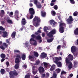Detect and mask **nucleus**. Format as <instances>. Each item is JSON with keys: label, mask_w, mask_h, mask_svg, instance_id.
Returning a JSON list of instances; mask_svg holds the SVG:
<instances>
[{"label": "nucleus", "mask_w": 78, "mask_h": 78, "mask_svg": "<svg viewBox=\"0 0 78 78\" xmlns=\"http://www.w3.org/2000/svg\"><path fill=\"white\" fill-rule=\"evenodd\" d=\"M56 33V30L55 29H54L52 30L51 31L49 32L47 34L48 36L50 38H51L50 39H48L47 40V41L49 43L50 42H51L54 39V38H52L53 37V35L55 34Z\"/></svg>", "instance_id": "1"}, {"label": "nucleus", "mask_w": 78, "mask_h": 78, "mask_svg": "<svg viewBox=\"0 0 78 78\" xmlns=\"http://www.w3.org/2000/svg\"><path fill=\"white\" fill-rule=\"evenodd\" d=\"M62 59L61 57H55L53 58V62L56 64L58 67H62V63L61 62H59Z\"/></svg>", "instance_id": "2"}, {"label": "nucleus", "mask_w": 78, "mask_h": 78, "mask_svg": "<svg viewBox=\"0 0 78 78\" xmlns=\"http://www.w3.org/2000/svg\"><path fill=\"white\" fill-rule=\"evenodd\" d=\"M41 20L40 18L35 16L33 20V23L35 27H37L40 25L39 23H41Z\"/></svg>", "instance_id": "3"}, {"label": "nucleus", "mask_w": 78, "mask_h": 78, "mask_svg": "<svg viewBox=\"0 0 78 78\" xmlns=\"http://www.w3.org/2000/svg\"><path fill=\"white\" fill-rule=\"evenodd\" d=\"M9 74L10 78H14L16 77L15 76H18V74L17 71L15 69L13 71H10L9 73Z\"/></svg>", "instance_id": "4"}, {"label": "nucleus", "mask_w": 78, "mask_h": 78, "mask_svg": "<svg viewBox=\"0 0 78 78\" xmlns=\"http://www.w3.org/2000/svg\"><path fill=\"white\" fill-rule=\"evenodd\" d=\"M66 24L64 23H61L59 25V31L60 33H63L64 32V27L66 26Z\"/></svg>", "instance_id": "5"}, {"label": "nucleus", "mask_w": 78, "mask_h": 78, "mask_svg": "<svg viewBox=\"0 0 78 78\" xmlns=\"http://www.w3.org/2000/svg\"><path fill=\"white\" fill-rule=\"evenodd\" d=\"M68 58H66V64H70V60L73 61V56L70 54H69L68 55Z\"/></svg>", "instance_id": "6"}, {"label": "nucleus", "mask_w": 78, "mask_h": 78, "mask_svg": "<svg viewBox=\"0 0 78 78\" xmlns=\"http://www.w3.org/2000/svg\"><path fill=\"white\" fill-rule=\"evenodd\" d=\"M20 59L18 58H16L15 59V63H16L15 66V68L16 69H18L20 66Z\"/></svg>", "instance_id": "7"}, {"label": "nucleus", "mask_w": 78, "mask_h": 78, "mask_svg": "<svg viewBox=\"0 0 78 78\" xmlns=\"http://www.w3.org/2000/svg\"><path fill=\"white\" fill-rule=\"evenodd\" d=\"M73 21V19L72 16H69V18L66 20L68 24H71Z\"/></svg>", "instance_id": "8"}, {"label": "nucleus", "mask_w": 78, "mask_h": 78, "mask_svg": "<svg viewBox=\"0 0 78 78\" xmlns=\"http://www.w3.org/2000/svg\"><path fill=\"white\" fill-rule=\"evenodd\" d=\"M38 70L40 73H43L45 71L44 68L42 66H40L38 68Z\"/></svg>", "instance_id": "9"}, {"label": "nucleus", "mask_w": 78, "mask_h": 78, "mask_svg": "<svg viewBox=\"0 0 78 78\" xmlns=\"http://www.w3.org/2000/svg\"><path fill=\"white\" fill-rule=\"evenodd\" d=\"M29 12L30 14L34 15L35 14L34 10L33 8H30L29 9Z\"/></svg>", "instance_id": "10"}, {"label": "nucleus", "mask_w": 78, "mask_h": 78, "mask_svg": "<svg viewBox=\"0 0 78 78\" xmlns=\"http://www.w3.org/2000/svg\"><path fill=\"white\" fill-rule=\"evenodd\" d=\"M76 47L75 46H73L71 48V52L72 53H74L76 51Z\"/></svg>", "instance_id": "11"}, {"label": "nucleus", "mask_w": 78, "mask_h": 78, "mask_svg": "<svg viewBox=\"0 0 78 78\" xmlns=\"http://www.w3.org/2000/svg\"><path fill=\"white\" fill-rule=\"evenodd\" d=\"M2 37H6L7 36H8V32L6 31H2Z\"/></svg>", "instance_id": "12"}, {"label": "nucleus", "mask_w": 78, "mask_h": 78, "mask_svg": "<svg viewBox=\"0 0 78 78\" xmlns=\"http://www.w3.org/2000/svg\"><path fill=\"white\" fill-rule=\"evenodd\" d=\"M34 55H30L29 56V59L31 61H34Z\"/></svg>", "instance_id": "13"}, {"label": "nucleus", "mask_w": 78, "mask_h": 78, "mask_svg": "<svg viewBox=\"0 0 78 78\" xmlns=\"http://www.w3.org/2000/svg\"><path fill=\"white\" fill-rule=\"evenodd\" d=\"M22 25H25L26 24V20L25 18H23L21 21Z\"/></svg>", "instance_id": "14"}, {"label": "nucleus", "mask_w": 78, "mask_h": 78, "mask_svg": "<svg viewBox=\"0 0 78 78\" xmlns=\"http://www.w3.org/2000/svg\"><path fill=\"white\" fill-rule=\"evenodd\" d=\"M41 16L43 17H45L46 16V12L41 11Z\"/></svg>", "instance_id": "15"}, {"label": "nucleus", "mask_w": 78, "mask_h": 78, "mask_svg": "<svg viewBox=\"0 0 78 78\" xmlns=\"http://www.w3.org/2000/svg\"><path fill=\"white\" fill-rule=\"evenodd\" d=\"M56 67V66L55 65H53L51 66V68L50 69V71H53Z\"/></svg>", "instance_id": "16"}, {"label": "nucleus", "mask_w": 78, "mask_h": 78, "mask_svg": "<svg viewBox=\"0 0 78 78\" xmlns=\"http://www.w3.org/2000/svg\"><path fill=\"white\" fill-rule=\"evenodd\" d=\"M57 0H52L51 1V2L50 4L51 6H54L55 5V2H56V1Z\"/></svg>", "instance_id": "17"}, {"label": "nucleus", "mask_w": 78, "mask_h": 78, "mask_svg": "<svg viewBox=\"0 0 78 78\" xmlns=\"http://www.w3.org/2000/svg\"><path fill=\"white\" fill-rule=\"evenodd\" d=\"M16 31L13 32L11 35V37L12 38H14L16 37Z\"/></svg>", "instance_id": "18"}, {"label": "nucleus", "mask_w": 78, "mask_h": 78, "mask_svg": "<svg viewBox=\"0 0 78 78\" xmlns=\"http://www.w3.org/2000/svg\"><path fill=\"white\" fill-rule=\"evenodd\" d=\"M61 69L59 68L57 69H55V73H56L57 74H58V73L61 72Z\"/></svg>", "instance_id": "19"}, {"label": "nucleus", "mask_w": 78, "mask_h": 78, "mask_svg": "<svg viewBox=\"0 0 78 78\" xmlns=\"http://www.w3.org/2000/svg\"><path fill=\"white\" fill-rule=\"evenodd\" d=\"M75 35H78V27L76 28L74 31Z\"/></svg>", "instance_id": "20"}, {"label": "nucleus", "mask_w": 78, "mask_h": 78, "mask_svg": "<svg viewBox=\"0 0 78 78\" xmlns=\"http://www.w3.org/2000/svg\"><path fill=\"white\" fill-rule=\"evenodd\" d=\"M36 7L37 8L40 9V8H41V7H42V5H41L40 3H39L37 4Z\"/></svg>", "instance_id": "21"}, {"label": "nucleus", "mask_w": 78, "mask_h": 78, "mask_svg": "<svg viewBox=\"0 0 78 78\" xmlns=\"http://www.w3.org/2000/svg\"><path fill=\"white\" fill-rule=\"evenodd\" d=\"M34 56H36V57H38V56H39V54H38L37 52L34 51Z\"/></svg>", "instance_id": "22"}, {"label": "nucleus", "mask_w": 78, "mask_h": 78, "mask_svg": "<svg viewBox=\"0 0 78 78\" xmlns=\"http://www.w3.org/2000/svg\"><path fill=\"white\" fill-rule=\"evenodd\" d=\"M21 58L22 60H25L26 59V55H25V54H23Z\"/></svg>", "instance_id": "23"}, {"label": "nucleus", "mask_w": 78, "mask_h": 78, "mask_svg": "<svg viewBox=\"0 0 78 78\" xmlns=\"http://www.w3.org/2000/svg\"><path fill=\"white\" fill-rule=\"evenodd\" d=\"M42 38L41 37V36L39 35L36 36V39H37V40H41Z\"/></svg>", "instance_id": "24"}, {"label": "nucleus", "mask_w": 78, "mask_h": 78, "mask_svg": "<svg viewBox=\"0 0 78 78\" xmlns=\"http://www.w3.org/2000/svg\"><path fill=\"white\" fill-rule=\"evenodd\" d=\"M0 56L1 58H5L6 57V55L5 54L2 53L1 54Z\"/></svg>", "instance_id": "25"}, {"label": "nucleus", "mask_w": 78, "mask_h": 78, "mask_svg": "<svg viewBox=\"0 0 78 78\" xmlns=\"http://www.w3.org/2000/svg\"><path fill=\"white\" fill-rule=\"evenodd\" d=\"M5 70L4 69H2L1 70V73L2 74H5Z\"/></svg>", "instance_id": "26"}, {"label": "nucleus", "mask_w": 78, "mask_h": 78, "mask_svg": "<svg viewBox=\"0 0 78 78\" xmlns=\"http://www.w3.org/2000/svg\"><path fill=\"white\" fill-rule=\"evenodd\" d=\"M44 67H45V68H47V67H48V66H49V65H48L47 63H45V62L44 63Z\"/></svg>", "instance_id": "27"}, {"label": "nucleus", "mask_w": 78, "mask_h": 78, "mask_svg": "<svg viewBox=\"0 0 78 78\" xmlns=\"http://www.w3.org/2000/svg\"><path fill=\"white\" fill-rule=\"evenodd\" d=\"M47 54H45L44 55H41V56L42 58L44 59V58H45L47 57Z\"/></svg>", "instance_id": "28"}, {"label": "nucleus", "mask_w": 78, "mask_h": 78, "mask_svg": "<svg viewBox=\"0 0 78 78\" xmlns=\"http://www.w3.org/2000/svg\"><path fill=\"white\" fill-rule=\"evenodd\" d=\"M33 71L32 72L34 74L36 75L37 73V71H34L35 70H36V69L34 68H33Z\"/></svg>", "instance_id": "29"}, {"label": "nucleus", "mask_w": 78, "mask_h": 78, "mask_svg": "<svg viewBox=\"0 0 78 78\" xmlns=\"http://www.w3.org/2000/svg\"><path fill=\"white\" fill-rule=\"evenodd\" d=\"M53 77L54 78H56V76H57V73H56L54 72L53 73Z\"/></svg>", "instance_id": "30"}, {"label": "nucleus", "mask_w": 78, "mask_h": 78, "mask_svg": "<svg viewBox=\"0 0 78 78\" xmlns=\"http://www.w3.org/2000/svg\"><path fill=\"white\" fill-rule=\"evenodd\" d=\"M7 23H10V24H12L13 23V22L12 21V20H8L7 21Z\"/></svg>", "instance_id": "31"}, {"label": "nucleus", "mask_w": 78, "mask_h": 78, "mask_svg": "<svg viewBox=\"0 0 78 78\" xmlns=\"http://www.w3.org/2000/svg\"><path fill=\"white\" fill-rule=\"evenodd\" d=\"M4 20H6L7 22L8 21V20H9V16H7V17H5L4 18Z\"/></svg>", "instance_id": "32"}, {"label": "nucleus", "mask_w": 78, "mask_h": 78, "mask_svg": "<svg viewBox=\"0 0 78 78\" xmlns=\"http://www.w3.org/2000/svg\"><path fill=\"white\" fill-rule=\"evenodd\" d=\"M47 30H48V27H44V31L47 32Z\"/></svg>", "instance_id": "33"}, {"label": "nucleus", "mask_w": 78, "mask_h": 78, "mask_svg": "<svg viewBox=\"0 0 78 78\" xmlns=\"http://www.w3.org/2000/svg\"><path fill=\"white\" fill-rule=\"evenodd\" d=\"M53 8L54 9H55V10H57L58 9V6L56 5H55L54 6Z\"/></svg>", "instance_id": "34"}, {"label": "nucleus", "mask_w": 78, "mask_h": 78, "mask_svg": "<svg viewBox=\"0 0 78 78\" xmlns=\"http://www.w3.org/2000/svg\"><path fill=\"white\" fill-rule=\"evenodd\" d=\"M51 14L53 16H55V15H56V12H55L54 11H52L51 12Z\"/></svg>", "instance_id": "35"}, {"label": "nucleus", "mask_w": 78, "mask_h": 78, "mask_svg": "<svg viewBox=\"0 0 78 78\" xmlns=\"http://www.w3.org/2000/svg\"><path fill=\"white\" fill-rule=\"evenodd\" d=\"M14 51L15 53H18L19 54H20V52L18 50H14Z\"/></svg>", "instance_id": "36"}, {"label": "nucleus", "mask_w": 78, "mask_h": 78, "mask_svg": "<svg viewBox=\"0 0 78 78\" xmlns=\"http://www.w3.org/2000/svg\"><path fill=\"white\" fill-rule=\"evenodd\" d=\"M78 12L76 11L74 12L73 14V15L74 16H76L77 15H78Z\"/></svg>", "instance_id": "37"}, {"label": "nucleus", "mask_w": 78, "mask_h": 78, "mask_svg": "<svg viewBox=\"0 0 78 78\" xmlns=\"http://www.w3.org/2000/svg\"><path fill=\"white\" fill-rule=\"evenodd\" d=\"M16 58H19V59H21V57L20 56V55H19V54H16Z\"/></svg>", "instance_id": "38"}, {"label": "nucleus", "mask_w": 78, "mask_h": 78, "mask_svg": "<svg viewBox=\"0 0 78 78\" xmlns=\"http://www.w3.org/2000/svg\"><path fill=\"white\" fill-rule=\"evenodd\" d=\"M5 29L2 26L0 27V30H1L2 31H5Z\"/></svg>", "instance_id": "39"}, {"label": "nucleus", "mask_w": 78, "mask_h": 78, "mask_svg": "<svg viewBox=\"0 0 78 78\" xmlns=\"http://www.w3.org/2000/svg\"><path fill=\"white\" fill-rule=\"evenodd\" d=\"M31 37L32 38H33V39H36V36L35 35V34H32L31 35Z\"/></svg>", "instance_id": "40"}, {"label": "nucleus", "mask_w": 78, "mask_h": 78, "mask_svg": "<svg viewBox=\"0 0 78 78\" xmlns=\"http://www.w3.org/2000/svg\"><path fill=\"white\" fill-rule=\"evenodd\" d=\"M54 20H50V25H52L53 23L54 22Z\"/></svg>", "instance_id": "41"}, {"label": "nucleus", "mask_w": 78, "mask_h": 78, "mask_svg": "<svg viewBox=\"0 0 78 78\" xmlns=\"http://www.w3.org/2000/svg\"><path fill=\"white\" fill-rule=\"evenodd\" d=\"M49 73H47L46 74L45 76L46 78H48L49 77Z\"/></svg>", "instance_id": "42"}, {"label": "nucleus", "mask_w": 78, "mask_h": 78, "mask_svg": "<svg viewBox=\"0 0 78 78\" xmlns=\"http://www.w3.org/2000/svg\"><path fill=\"white\" fill-rule=\"evenodd\" d=\"M63 74H66V72L63 71H62L61 73V75H63Z\"/></svg>", "instance_id": "43"}, {"label": "nucleus", "mask_w": 78, "mask_h": 78, "mask_svg": "<svg viewBox=\"0 0 78 78\" xmlns=\"http://www.w3.org/2000/svg\"><path fill=\"white\" fill-rule=\"evenodd\" d=\"M3 45L6 48H7V47H8V44H6V43H4Z\"/></svg>", "instance_id": "44"}, {"label": "nucleus", "mask_w": 78, "mask_h": 78, "mask_svg": "<svg viewBox=\"0 0 78 78\" xmlns=\"http://www.w3.org/2000/svg\"><path fill=\"white\" fill-rule=\"evenodd\" d=\"M15 15H19V11L16 10L15 12Z\"/></svg>", "instance_id": "45"}, {"label": "nucleus", "mask_w": 78, "mask_h": 78, "mask_svg": "<svg viewBox=\"0 0 78 78\" xmlns=\"http://www.w3.org/2000/svg\"><path fill=\"white\" fill-rule=\"evenodd\" d=\"M30 76L29 75H26L25 77V78H30Z\"/></svg>", "instance_id": "46"}, {"label": "nucleus", "mask_w": 78, "mask_h": 78, "mask_svg": "<svg viewBox=\"0 0 78 78\" xmlns=\"http://www.w3.org/2000/svg\"><path fill=\"white\" fill-rule=\"evenodd\" d=\"M70 2L72 4H75V1L74 0H70Z\"/></svg>", "instance_id": "47"}, {"label": "nucleus", "mask_w": 78, "mask_h": 78, "mask_svg": "<svg viewBox=\"0 0 78 78\" xmlns=\"http://www.w3.org/2000/svg\"><path fill=\"white\" fill-rule=\"evenodd\" d=\"M35 41V40H34V39L33 38H31L30 40V43L31 42V41Z\"/></svg>", "instance_id": "48"}, {"label": "nucleus", "mask_w": 78, "mask_h": 78, "mask_svg": "<svg viewBox=\"0 0 78 78\" xmlns=\"http://www.w3.org/2000/svg\"><path fill=\"white\" fill-rule=\"evenodd\" d=\"M29 43H28V42H26L25 43V44L26 46V47H28V44Z\"/></svg>", "instance_id": "49"}, {"label": "nucleus", "mask_w": 78, "mask_h": 78, "mask_svg": "<svg viewBox=\"0 0 78 78\" xmlns=\"http://www.w3.org/2000/svg\"><path fill=\"white\" fill-rule=\"evenodd\" d=\"M6 64L7 66V67L9 66V62H6Z\"/></svg>", "instance_id": "50"}, {"label": "nucleus", "mask_w": 78, "mask_h": 78, "mask_svg": "<svg viewBox=\"0 0 78 78\" xmlns=\"http://www.w3.org/2000/svg\"><path fill=\"white\" fill-rule=\"evenodd\" d=\"M58 19L60 20L61 21L60 22V23H62V19L60 17H58Z\"/></svg>", "instance_id": "51"}, {"label": "nucleus", "mask_w": 78, "mask_h": 78, "mask_svg": "<svg viewBox=\"0 0 78 78\" xmlns=\"http://www.w3.org/2000/svg\"><path fill=\"white\" fill-rule=\"evenodd\" d=\"M34 3L35 5H37V0L34 1Z\"/></svg>", "instance_id": "52"}, {"label": "nucleus", "mask_w": 78, "mask_h": 78, "mask_svg": "<svg viewBox=\"0 0 78 78\" xmlns=\"http://www.w3.org/2000/svg\"><path fill=\"white\" fill-rule=\"evenodd\" d=\"M33 15L31 14V16H30V19H33Z\"/></svg>", "instance_id": "53"}, {"label": "nucleus", "mask_w": 78, "mask_h": 78, "mask_svg": "<svg viewBox=\"0 0 78 78\" xmlns=\"http://www.w3.org/2000/svg\"><path fill=\"white\" fill-rule=\"evenodd\" d=\"M40 63V62L37 61L36 62L35 64L36 65H39V64Z\"/></svg>", "instance_id": "54"}, {"label": "nucleus", "mask_w": 78, "mask_h": 78, "mask_svg": "<svg viewBox=\"0 0 78 78\" xmlns=\"http://www.w3.org/2000/svg\"><path fill=\"white\" fill-rule=\"evenodd\" d=\"M15 18L16 19H17V18H19L18 15H15Z\"/></svg>", "instance_id": "55"}, {"label": "nucleus", "mask_w": 78, "mask_h": 78, "mask_svg": "<svg viewBox=\"0 0 78 78\" xmlns=\"http://www.w3.org/2000/svg\"><path fill=\"white\" fill-rule=\"evenodd\" d=\"M9 14L10 16H12V15H13V12H11L10 13H9Z\"/></svg>", "instance_id": "56"}, {"label": "nucleus", "mask_w": 78, "mask_h": 78, "mask_svg": "<svg viewBox=\"0 0 78 78\" xmlns=\"http://www.w3.org/2000/svg\"><path fill=\"white\" fill-rule=\"evenodd\" d=\"M6 71L7 72H9V68H6Z\"/></svg>", "instance_id": "57"}, {"label": "nucleus", "mask_w": 78, "mask_h": 78, "mask_svg": "<svg viewBox=\"0 0 78 78\" xmlns=\"http://www.w3.org/2000/svg\"><path fill=\"white\" fill-rule=\"evenodd\" d=\"M1 13L2 14H3L4 15V13H5V12L4 11V10H1Z\"/></svg>", "instance_id": "58"}, {"label": "nucleus", "mask_w": 78, "mask_h": 78, "mask_svg": "<svg viewBox=\"0 0 78 78\" xmlns=\"http://www.w3.org/2000/svg\"><path fill=\"white\" fill-rule=\"evenodd\" d=\"M74 66H76L77 65V62H74Z\"/></svg>", "instance_id": "59"}, {"label": "nucleus", "mask_w": 78, "mask_h": 78, "mask_svg": "<svg viewBox=\"0 0 78 78\" xmlns=\"http://www.w3.org/2000/svg\"><path fill=\"white\" fill-rule=\"evenodd\" d=\"M45 74H43L41 76L42 77V78H44L45 77Z\"/></svg>", "instance_id": "60"}, {"label": "nucleus", "mask_w": 78, "mask_h": 78, "mask_svg": "<svg viewBox=\"0 0 78 78\" xmlns=\"http://www.w3.org/2000/svg\"><path fill=\"white\" fill-rule=\"evenodd\" d=\"M2 59H1V62H3V61H5V59L4 58H2Z\"/></svg>", "instance_id": "61"}, {"label": "nucleus", "mask_w": 78, "mask_h": 78, "mask_svg": "<svg viewBox=\"0 0 78 78\" xmlns=\"http://www.w3.org/2000/svg\"><path fill=\"white\" fill-rule=\"evenodd\" d=\"M61 48V45H59L58 46L57 48V49L58 50V49H60V48Z\"/></svg>", "instance_id": "62"}, {"label": "nucleus", "mask_w": 78, "mask_h": 78, "mask_svg": "<svg viewBox=\"0 0 78 78\" xmlns=\"http://www.w3.org/2000/svg\"><path fill=\"white\" fill-rule=\"evenodd\" d=\"M73 53L74 56H77V54L76 53L73 52Z\"/></svg>", "instance_id": "63"}, {"label": "nucleus", "mask_w": 78, "mask_h": 78, "mask_svg": "<svg viewBox=\"0 0 78 78\" xmlns=\"http://www.w3.org/2000/svg\"><path fill=\"white\" fill-rule=\"evenodd\" d=\"M68 67L69 69H72V65H69L68 66Z\"/></svg>", "instance_id": "64"}]
</instances>
